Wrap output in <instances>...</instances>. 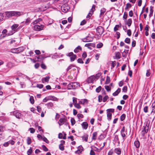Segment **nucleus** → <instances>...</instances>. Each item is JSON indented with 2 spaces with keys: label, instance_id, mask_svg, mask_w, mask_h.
I'll list each match as a JSON object with an SVG mask.
<instances>
[{
  "label": "nucleus",
  "instance_id": "1",
  "mask_svg": "<svg viewBox=\"0 0 155 155\" xmlns=\"http://www.w3.org/2000/svg\"><path fill=\"white\" fill-rule=\"evenodd\" d=\"M6 16L8 18H10L12 16L18 17L23 14V13L18 11H10L5 12Z\"/></svg>",
  "mask_w": 155,
  "mask_h": 155
},
{
  "label": "nucleus",
  "instance_id": "2",
  "mask_svg": "<svg viewBox=\"0 0 155 155\" xmlns=\"http://www.w3.org/2000/svg\"><path fill=\"white\" fill-rule=\"evenodd\" d=\"M80 86V84L79 83L74 82L70 83L67 86L68 89H75ZM66 88H65V89H66Z\"/></svg>",
  "mask_w": 155,
  "mask_h": 155
},
{
  "label": "nucleus",
  "instance_id": "3",
  "mask_svg": "<svg viewBox=\"0 0 155 155\" xmlns=\"http://www.w3.org/2000/svg\"><path fill=\"white\" fill-rule=\"evenodd\" d=\"M14 67V64L11 62L8 63L6 67L2 69L3 72H7Z\"/></svg>",
  "mask_w": 155,
  "mask_h": 155
},
{
  "label": "nucleus",
  "instance_id": "4",
  "mask_svg": "<svg viewBox=\"0 0 155 155\" xmlns=\"http://www.w3.org/2000/svg\"><path fill=\"white\" fill-rule=\"evenodd\" d=\"M24 50V48L23 47H20L17 48L12 49L11 51L14 53H18L22 52Z\"/></svg>",
  "mask_w": 155,
  "mask_h": 155
},
{
  "label": "nucleus",
  "instance_id": "5",
  "mask_svg": "<svg viewBox=\"0 0 155 155\" xmlns=\"http://www.w3.org/2000/svg\"><path fill=\"white\" fill-rule=\"evenodd\" d=\"M44 28V25H36L34 26V30L37 31H40L43 29Z\"/></svg>",
  "mask_w": 155,
  "mask_h": 155
},
{
  "label": "nucleus",
  "instance_id": "6",
  "mask_svg": "<svg viewBox=\"0 0 155 155\" xmlns=\"http://www.w3.org/2000/svg\"><path fill=\"white\" fill-rule=\"evenodd\" d=\"M66 55L70 57L71 61H74L76 58V55L74 54L72 52H71L66 54Z\"/></svg>",
  "mask_w": 155,
  "mask_h": 155
},
{
  "label": "nucleus",
  "instance_id": "7",
  "mask_svg": "<svg viewBox=\"0 0 155 155\" xmlns=\"http://www.w3.org/2000/svg\"><path fill=\"white\" fill-rule=\"evenodd\" d=\"M7 30L5 29H4L2 31V33L3 34H5V35H1V36H0V39L4 38L5 37L6 35H11L13 34L12 33H9L8 34H7Z\"/></svg>",
  "mask_w": 155,
  "mask_h": 155
},
{
  "label": "nucleus",
  "instance_id": "8",
  "mask_svg": "<svg viewBox=\"0 0 155 155\" xmlns=\"http://www.w3.org/2000/svg\"><path fill=\"white\" fill-rule=\"evenodd\" d=\"M67 119L65 118H61L59 119V121L58 122V123L60 126L62 125L64 123H66L67 122Z\"/></svg>",
  "mask_w": 155,
  "mask_h": 155
},
{
  "label": "nucleus",
  "instance_id": "9",
  "mask_svg": "<svg viewBox=\"0 0 155 155\" xmlns=\"http://www.w3.org/2000/svg\"><path fill=\"white\" fill-rule=\"evenodd\" d=\"M61 8L63 12H66L70 9V7L68 6H67V4H64L61 6Z\"/></svg>",
  "mask_w": 155,
  "mask_h": 155
},
{
  "label": "nucleus",
  "instance_id": "10",
  "mask_svg": "<svg viewBox=\"0 0 155 155\" xmlns=\"http://www.w3.org/2000/svg\"><path fill=\"white\" fill-rule=\"evenodd\" d=\"M97 32L99 35H101L103 32V29L101 26H99L97 27L96 29Z\"/></svg>",
  "mask_w": 155,
  "mask_h": 155
},
{
  "label": "nucleus",
  "instance_id": "11",
  "mask_svg": "<svg viewBox=\"0 0 155 155\" xmlns=\"http://www.w3.org/2000/svg\"><path fill=\"white\" fill-rule=\"evenodd\" d=\"M79 103L83 105L87 104L88 102V101L86 99H84L80 100H78Z\"/></svg>",
  "mask_w": 155,
  "mask_h": 155
},
{
  "label": "nucleus",
  "instance_id": "12",
  "mask_svg": "<svg viewBox=\"0 0 155 155\" xmlns=\"http://www.w3.org/2000/svg\"><path fill=\"white\" fill-rule=\"evenodd\" d=\"M93 38L87 36L86 38L83 39L82 41L84 42H89L92 41Z\"/></svg>",
  "mask_w": 155,
  "mask_h": 155
},
{
  "label": "nucleus",
  "instance_id": "13",
  "mask_svg": "<svg viewBox=\"0 0 155 155\" xmlns=\"http://www.w3.org/2000/svg\"><path fill=\"white\" fill-rule=\"evenodd\" d=\"M95 79V76H91L88 78L87 82L89 83H93Z\"/></svg>",
  "mask_w": 155,
  "mask_h": 155
},
{
  "label": "nucleus",
  "instance_id": "14",
  "mask_svg": "<svg viewBox=\"0 0 155 155\" xmlns=\"http://www.w3.org/2000/svg\"><path fill=\"white\" fill-rule=\"evenodd\" d=\"M32 20L30 18H27L25 21H24L21 22V24H23L24 25H28L31 22V21Z\"/></svg>",
  "mask_w": 155,
  "mask_h": 155
},
{
  "label": "nucleus",
  "instance_id": "15",
  "mask_svg": "<svg viewBox=\"0 0 155 155\" xmlns=\"http://www.w3.org/2000/svg\"><path fill=\"white\" fill-rule=\"evenodd\" d=\"M13 115L15 116L16 117L19 118L21 115V114L16 111H14L13 113Z\"/></svg>",
  "mask_w": 155,
  "mask_h": 155
},
{
  "label": "nucleus",
  "instance_id": "16",
  "mask_svg": "<svg viewBox=\"0 0 155 155\" xmlns=\"http://www.w3.org/2000/svg\"><path fill=\"white\" fill-rule=\"evenodd\" d=\"M82 128L85 130H86L88 127V124L86 122H84L81 124Z\"/></svg>",
  "mask_w": 155,
  "mask_h": 155
},
{
  "label": "nucleus",
  "instance_id": "17",
  "mask_svg": "<svg viewBox=\"0 0 155 155\" xmlns=\"http://www.w3.org/2000/svg\"><path fill=\"white\" fill-rule=\"evenodd\" d=\"M116 62L115 61H110L109 62V66H111V69H112L116 65Z\"/></svg>",
  "mask_w": 155,
  "mask_h": 155
},
{
  "label": "nucleus",
  "instance_id": "18",
  "mask_svg": "<svg viewBox=\"0 0 155 155\" xmlns=\"http://www.w3.org/2000/svg\"><path fill=\"white\" fill-rule=\"evenodd\" d=\"M143 129L142 131L143 135H144L145 134L147 133L149 129V128L147 127H146L143 126Z\"/></svg>",
  "mask_w": 155,
  "mask_h": 155
},
{
  "label": "nucleus",
  "instance_id": "19",
  "mask_svg": "<svg viewBox=\"0 0 155 155\" xmlns=\"http://www.w3.org/2000/svg\"><path fill=\"white\" fill-rule=\"evenodd\" d=\"M81 50L82 48L80 46H78L75 49L74 52L75 53H77L79 52Z\"/></svg>",
  "mask_w": 155,
  "mask_h": 155
},
{
  "label": "nucleus",
  "instance_id": "20",
  "mask_svg": "<svg viewBox=\"0 0 155 155\" xmlns=\"http://www.w3.org/2000/svg\"><path fill=\"white\" fill-rule=\"evenodd\" d=\"M114 151L118 155H120L121 153V150L120 148H117L115 149Z\"/></svg>",
  "mask_w": 155,
  "mask_h": 155
},
{
  "label": "nucleus",
  "instance_id": "21",
  "mask_svg": "<svg viewBox=\"0 0 155 155\" xmlns=\"http://www.w3.org/2000/svg\"><path fill=\"white\" fill-rule=\"evenodd\" d=\"M49 77L46 76L45 78L42 79V82L43 83H44L45 82H48L49 80Z\"/></svg>",
  "mask_w": 155,
  "mask_h": 155
},
{
  "label": "nucleus",
  "instance_id": "22",
  "mask_svg": "<svg viewBox=\"0 0 155 155\" xmlns=\"http://www.w3.org/2000/svg\"><path fill=\"white\" fill-rule=\"evenodd\" d=\"M42 21V19L41 18H38L37 19L35 20L33 22L31 23V24L33 25H35V24H37L38 23L41 21Z\"/></svg>",
  "mask_w": 155,
  "mask_h": 155
},
{
  "label": "nucleus",
  "instance_id": "23",
  "mask_svg": "<svg viewBox=\"0 0 155 155\" xmlns=\"http://www.w3.org/2000/svg\"><path fill=\"white\" fill-rule=\"evenodd\" d=\"M134 145L136 148H139L140 146V143L138 140H136L134 141Z\"/></svg>",
  "mask_w": 155,
  "mask_h": 155
},
{
  "label": "nucleus",
  "instance_id": "24",
  "mask_svg": "<svg viewBox=\"0 0 155 155\" xmlns=\"http://www.w3.org/2000/svg\"><path fill=\"white\" fill-rule=\"evenodd\" d=\"M88 135L87 134H85L83 136H82V139L83 140L87 141L88 139Z\"/></svg>",
  "mask_w": 155,
  "mask_h": 155
},
{
  "label": "nucleus",
  "instance_id": "25",
  "mask_svg": "<svg viewBox=\"0 0 155 155\" xmlns=\"http://www.w3.org/2000/svg\"><path fill=\"white\" fill-rule=\"evenodd\" d=\"M121 91L120 88H118L117 89L113 94V95L114 96H117L119 93Z\"/></svg>",
  "mask_w": 155,
  "mask_h": 155
},
{
  "label": "nucleus",
  "instance_id": "26",
  "mask_svg": "<svg viewBox=\"0 0 155 155\" xmlns=\"http://www.w3.org/2000/svg\"><path fill=\"white\" fill-rule=\"evenodd\" d=\"M153 7L152 6H151L150 7V12L149 14L150 17L153 15Z\"/></svg>",
  "mask_w": 155,
  "mask_h": 155
},
{
  "label": "nucleus",
  "instance_id": "27",
  "mask_svg": "<svg viewBox=\"0 0 155 155\" xmlns=\"http://www.w3.org/2000/svg\"><path fill=\"white\" fill-rule=\"evenodd\" d=\"M132 21L131 18L129 19L127 21L126 24L129 27H130L131 25Z\"/></svg>",
  "mask_w": 155,
  "mask_h": 155
},
{
  "label": "nucleus",
  "instance_id": "28",
  "mask_svg": "<svg viewBox=\"0 0 155 155\" xmlns=\"http://www.w3.org/2000/svg\"><path fill=\"white\" fill-rule=\"evenodd\" d=\"M97 132H94L93 134L92 139L94 140H95L97 138Z\"/></svg>",
  "mask_w": 155,
  "mask_h": 155
},
{
  "label": "nucleus",
  "instance_id": "29",
  "mask_svg": "<svg viewBox=\"0 0 155 155\" xmlns=\"http://www.w3.org/2000/svg\"><path fill=\"white\" fill-rule=\"evenodd\" d=\"M131 5L129 3H127L126 4V7L125 8V9L126 11H127L129 8H130L131 7Z\"/></svg>",
  "mask_w": 155,
  "mask_h": 155
},
{
  "label": "nucleus",
  "instance_id": "30",
  "mask_svg": "<svg viewBox=\"0 0 155 155\" xmlns=\"http://www.w3.org/2000/svg\"><path fill=\"white\" fill-rule=\"evenodd\" d=\"M45 105L47 106L48 108H50V107L53 106V104L51 102H49L45 104Z\"/></svg>",
  "mask_w": 155,
  "mask_h": 155
},
{
  "label": "nucleus",
  "instance_id": "31",
  "mask_svg": "<svg viewBox=\"0 0 155 155\" xmlns=\"http://www.w3.org/2000/svg\"><path fill=\"white\" fill-rule=\"evenodd\" d=\"M126 118V115L124 114H123L120 117V120L121 121H124Z\"/></svg>",
  "mask_w": 155,
  "mask_h": 155
},
{
  "label": "nucleus",
  "instance_id": "32",
  "mask_svg": "<svg viewBox=\"0 0 155 155\" xmlns=\"http://www.w3.org/2000/svg\"><path fill=\"white\" fill-rule=\"evenodd\" d=\"M18 26V25L15 24L12 25L11 27V28L12 30H15Z\"/></svg>",
  "mask_w": 155,
  "mask_h": 155
},
{
  "label": "nucleus",
  "instance_id": "33",
  "mask_svg": "<svg viewBox=\"0 0 155 155\" xmlns=\"http://www.w3.org/2000/svg\"><path fill=\"white\" fill-rule=\"evenodd\" d=\"M115 57L117 59H119L120 58V54L119 52H117L116 53Z\"/></svg>",
  "mask_w": 155,
  "mask_h": 155
},
{
  "label": "nucleus",
  "instance_id": "34",
  "mask_svg": "<svg viewBox=\"0 0 155 155\" xmlns=\"http://www.w3.org/2000/svg\"><path fill=\"white\" fill-rule=\"evenodd\" d=\"M39 58V56H36L35 57V59L34 60L32 59L31 58H30V59L31 61H33L34 62H35L36 61H38V60Z\"/></svg>",
  "mask_w": 155,
  "mask_h": 155
},
{
  "label": "nucleus",
  "instance_id": "35",
  "mask_svg": "<svg viewBox=\"0 0 155 155\" xmlns=\"http://www.w3.org/2000/svg\"><path fill=\"white\" fill-rule=\"evenodd\" d=\"M106 11V9L104 8H102L101 10L100 15L102 16L103 15Z\"/></svg>",
  "mask_w": 155,
  "mask_h": 155
},
{
  "label": "nucleus",
  "instance_id": "36",
  "mask_svg": "<svg viewBox=\"0 0 155 155\" xmlns=\"http://www.w3.org/2000/svg\"><path fill=\"white\" fill-rule=\"evenodd\" d=\"M30 101L31 102V103L32 104H33L34 103V97L32 96H31L30 97V99H29Z\"/></svg>",
  "mask_w": 155,
  "mask_h": 155
},
{
  "label": "nucleus",
  "instance_id": "37",
  "mask_svg": "<svg viewBox=\"0 0 155 155\" xmlns=\"http://www.w3.org/2000/svg\"><path fill=\"white\" fill-rule=\"evenodd\" d=\"M27 143L28 145L31 144V138L30 137H28L27 139Z\"/></svg>",
  "mask_w": 155,
  "mask_h": 155
},
{
  "label": "nucleus",
  "instance_id": "38",
  "mask_svg": "<svg viewBox=\"0 0 155 155\" xmlns=\"http://www.w3.org/2000/svg\"><path fill=\"white\" fill-rule=\"evenodd\" d=\"M114 111V109L113 108L107 109V113H113Z\"/></svg>",
  "mask_w": 155,
  "mask_h": 155
},
{
  "label": "nucleus",
  "instance_id": "39",
  "mask_svg": "<svg viewBox=\"0 0 155 155\" xmlns=\"http://www.w3.org/2000/svg\"><path fill=\"white\" fill-rule=\"evenodd\" d=\"M91 149L93 150L97 151L98 152L99 151V149H98L97 148L95 147L94 146H91Z\"/></svg>",
  "mask_w": 155,
  "mask_h": 155
},
{
  "label": "nucleus",
  "instance_id": "40",
  "mask_svg": "<svg viewBox=\"0 0 155 155\" xmlns=\"http://www.w3.org/2000/svg\"><path fill=\"white\" fill-rule=\"evenodd\" d=\"M120 134L123 137V139L124 140H125L126 139V134L124 132L120 133Z\"/></svg>",
  "mask_w": 155,
  "mask_h": 155
},
{
  "label": "nucleus",
  "instance_id": "41",
  "mask_svg": "<svg viewBox=\"0 0 155 155\" xmlns=\"http://www.w3.org/2000/svg\"><path fill=\"white\" fill-rule=\"evenodd\" d=\"M77 98L75 97H73V104H74V105L77 104Z\"/></svg>",
  "mask_w": 155,
  "mask_h": 155
},
{
  "label": "nucleus",
  "instance_id": "42",
  "mask_svg": "<svg viewBox=\"0 0 155 155\" xmlns=\"http://www.w3.org/2000/svg\"><path fill=\"white\" fill-rule=\"evenodd\" d=\"M125 43L129 44L130 42V38H127L125 40Z\"/></svg>",
  "mask_w": 155,
  "mask_h": 155
},
{
  "label": "nucleus",
  "instance_id": "43",
  "mask_svg": "<svg viewBox=\"0 0 155 155\" xmlns=\"http://www.w3.org/2000/svg\"><path fill=\"white\" fill-rule=\"evenodd\" d=\"M80 104H79V101H78V103H77V104H75L74 106V107H76V108H78V109H80L81 108V106L80 105Z\"/></svg>",
  "mask_w": 155,
  "mask_h": 155
},
{
  "label": "nucleus",
  "instance_id": "44",
  "mask_svg": "<svg viewBox=\"0 0 155 155\" xmlns=\"http://www.w3.org/2000/svg\"><path fill=\"white\" fill-rule=\"evenodd\" d=\"M32 152V149L31 148H30L28 150L27 152V154L28 155H30Z\"/></svg>",
  "mask_w": 155,
  "mask_h": 155
},
{
  "label": "nucleus",
  "instance_id": "45",
  "mask_svg": "<svg viewBox=\"0 0 155 155\" xmlns=\"http://www.w3.org/2000/svg\"><path fill=\"white\" fill-rule=\"evenodd\" d=\"M59 149L62 151H63L64 150V147L62 144H61L59 145Z\"/></svg>",
  "mask_w": 155,
  "mask_h": 155
},
{
  "label": "nucleus",
  "instance_id": "46",
  "mask_svg": "<svg viewBox=\"0 0 155 155\" xmlns=\"http://www.w3.org/2000/svg\"><path fill=\"white\" fill-rule=\"evenodd\" d=\"M103 45V44L100 43L97 44L96 47L97 48H101L102 47Z\"/></svg>",
  "mask_w": 155,
  "mask_h": 155
},
{
  "label": "nucleus",
  "instance_id": "47",
  "mask_svg": "<svg viewBox=\"0 0 155 155\" xmlns=\"http://www.w3.org/2000/svg\"><path fill=\"white\" fill-rule=\"evenodd\" d=\"M144 112L145 113H147L148 112V107L147 106L145 107L143 109Z\"/></svg>",
  "mask_w": 155,
  "mask_h": 155
},
{
  "label": "nucleus",
  "instance_id": "48",
  "mask_svg": "<svg viewBox=\"0 0 155 155\" xmlns=\"http://www.w3.org/2000/svg\"><path fill=\"white\" fill-rule=\"evenodd\" d=\"M120 26L118 25H116L114 28V31H116L118 30V28L120 27Z\"/></svg>",
  "mask_w": 155,
  "mask_h": 155
},
{
  "label": "nucleus",
  "instance_id": "49",
  "mask_svg": "<svg viewBox=\"0 0 155 155\" xmlns=\"http://www.w3.org/2000/svg\"><path fill=\"white\" fill-rule=\"evenodd\" d=\"M71 120L72 125H73L74 124H75V121L74 118H71Z\"/></svg>",
  "mask_w": 155,
  "mask_h": 155
},
{
  "label": "nucleus",
  "instance_id": "50",
  "mask_svg": "<svg viewBox=\"0 0 155 155\" xmlns=\"http://www.w3.org/2000/svg\"><path fill=\"white\" fill-rule=\"evenodd\" d=\"M127 17V14L126 12H125L123 16V18L124 19H126Z\"/></svg>",
  "mask_w": 155,
  "mask_h": 155
},
{
  "label": "nucleus",
  "instance_id": "51",
  "mask_svg": "<svg viewBox=\"0 0 155 155\" xmlns=\"http://www.w3.org/2000/svg\"><path fill=\"white\" fill-rule=\"evenodd\" d=\"M101 89V86H99V87H98L96 89V92H97V93L99 92L100 91Z\"/></svg>",
  "mask_w": 155,
  "mask_h": 155
},
{
  "label": "nucleus",
  "instance_id": "52",
  "mask_svg": "<svg viewBox=\"0 0 155 155\" xmlns=\"http://www.w3.org/2000/svg\"><path fill=\"white\" fill-rule=\"evenodd\" d=\"M112 117V114L111 113H107V117L109 119L111 120Z\"/></svg>",
  "mask_w": 155,
  "mask_h": 155
},
{
  "label": "nucleus",
  "instance_id": "53",
  "mask_svg": "<svg viewBox=\"0 0 155 155\" xmlns=\"http://www.w3.org/2000/svg\"><path fill=\"white\" fill-rule=\"evenodd\" d=\"M152 106L153 108L152 112H153V111H155V102H153L152 105Z\"/></svg>",
  "mask_w": 155,
  "mask_h": 155
},
{
  "label": "nucleus",
  "instance_id": "54",
  "mask_svg": "<svg viewBox=\"0 0 155 155\" xmlns=\"http://www.w3.org/2000/svg\"><path fill=\"white\" fill-rule=\"evenodd\" d=\"M101 75V73H97L96 74L95 77V78L98 79L99 77Z\"/></svg>",
  "mask_w": 155,
  "mask_h": 155
},
{
  "label": "nucleus",
  "instance_id": "55",
  "mask_svg": "<svg viewBox=\"0 0 155 155\" xmlns=\"http://www.w3.org/2000/svg\"><path fill=\"white\" fill-rule=\"evenodd\" d=\"M77 117L79 119L82 118L83 117V116L82 114H79L77 115Z\"/></svg>",
  "mask_w": 155,
  "mask_h": 155
},
{
  "label": "nucleus",
  "instance_id": "56",
  "mask_svg": "<svg viewBox=\"0 0 155 155\" xmlns=\"http://www.w3.org/2000/svg\"><path fill=\"white\" fill-rule=\"evenodd\" d=\"M95 7L96 6L95 5H93L92 8L91 9L90 11V12H91L93 13Z\"/></svg>",
  "mask_w": 155,
  "mask_h": 155
},
{
  "label": "nucleus",
  "instance_id": "57",
  "mask_svg": "<svg viewBox=\"0 0 155 155\" xmlns=\"http://www.w3.org/2000/svg\"><path fill=\"white\" fill-rule=\"evenodd\" d=\"M43 150L45 151H48V149L45 145L42 146Z\"/></svg>",
  "mask_w": 155,
  "mask_h": 155
},
{
  "label": "nucleus",
  "instance_id": "58",
  "mask_svg": "<svg viewBox=\"0 0 155 155\" xmlns=\"http://www.w3.org/2000/svg\"><path fill=\"white\" fill-rule=\"evenodd\" d=\"M150 69L148 70L147 71V72L146 74V76L147 77H149L150 76Z\"/></svg>",
  "mask_w": 155,
  "mask_h": 155
},
{
  "label": "nucleus",
  "instance_id": "59",
  "mask_svg": "<svg viewBox=\"0 0 155 155\" xmlns=\"http://www.w3.org/2000/svg\"><path fill=\"white\" fill-rule=\"evenodd\" d=\"M123 91L124 92H127V86H124L123 87L122 89Z\"/></svg>",
  "mask_w": 155,
  "mask_h": 155
},
{
  "label": "nucleus",
  "instance_id": "60",
  "mask_svg": "<svg viewBox=\"0 0 155 155\" xmlns=\"http://www.w3.org/2000/svg\"><path fill=\"white\" fill-rule=\"evenodd\" d=\"M114 140L116 142H117L119 140V138L117 135H115L114 138Z\"/></svg>",
  "mask_w": 155,
  "mask_h": 155
},
{
  "label": "nucleus",
  "instance_id": "61",
  "mask_svg": "<svg viewBox=\"0 0 155 155\" xmlns=\"http://www.w3.org/2000/svg\"><path fill=\"white\" fill-rule=\"evenodd\" d=\"M98 101L99 102H101L102 100V97L101 95H99L98 97Z\"/></svg>",
  "mask_w": 155,
  "mask_h": 155
},
{
  "label": "nucleus",
  "instance_id": "62",
  "mask_svg": "<svg viewBox=\"0 0 155 155\" xmlns=\"http://www.w3.org/2000/svg\"><path fill=\"white\" fill-rule=\"evenodd\" d=\"M127 34L129 36H131V32L130 29H128L127 30Z\"/></svg>",
  "mask_w": 155,
  "mask_h": 155
},
{
  "label": "nucleus",
  "instance_id": "63",
  "mask_svg": "<svg viewBox=\"0 0 155 155\" xmlns=\"http://www.w3.org/2000/svg\"><path fill=\"white\" fill-rule=\"evenodd\" d=\"M37 87L39 88H42L43 87V85L42 84H38Z\"/></svg>",
  "mask_w": 155,
  "mask_h": 155
},
{
  "label": "nucleus",
  "instance_id": "64",
  "mask_svg": "<svg viewBox=\"0 0 155 155\" xmlns=\"http://www.w3.org/2000/svg\"><path fill=\"white\" fill-rule=\"evenodd\" d=\"M133 11L132 10L130 11L129 13V15L130 17H132L133 16Z\"/></svg>",
  "mask_w": 155,
  "mask_h": 155
}]
</instances>
